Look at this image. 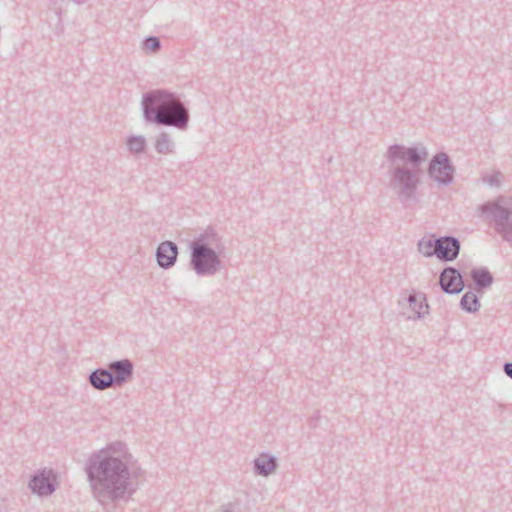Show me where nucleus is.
Listing matches in <instances>:
<instances>
[{"instance_id":"nucleus-13","label":"nucleus","mask_w":512,"mask_h":512,"mask_svg":"<svg viewBox=\"0 0 512 512\" xmlns=\"http://www.w3.org/2000/svg\"><path fill=\"white\" fill-rule=\"evenodd\" d=\"M88 381L90 385L98 391H104L108 388L115 387L111 378V373L106 368H97L93 370L88 376Z\"/></svg>"},{"instance_id":"nucleus-16","label":"nucleus","mask_w":512,"mask_h":512,"mask_svg":"<svg viewBox=\"0 0 512 512\" xmlns=\"http://www.w3.org/2000/svg\"><path fill=\"white\" fill-rule=\"evenodd\" d=\"M154 147L159 154H169L174 152L175 144L167 132H161L155 138Z\"/></svg>"},{"instance_id":"nucleus-21","label":"nucleus","mask_w":512,"mask_h":512,"mask_svg":"<svg viewBox=\"0 0 512 512\" xmlns=\"http://www.w3.org/2000/svg\"><path fill=\"white\" fill-rule=\"evenodd\" d=\"M500 176H501V173L500 172H496V173L488 176L487 178H485V181L490 186H499L500 185Z\"/></svg>"},{"instance_id":"nucleus-2","label":"nucleus","mask_w":512,"mask_h":512,"mask_svg":"<svg viewBox=\"0 0 512 512\" xmlns=\"http://www.w3.org/2000/svg\"><path fill=\"white\" fill-rule=\"evenodd\" d=\"M389 162L388 187L405 206L417 200L416 191L420 183L417 169L426 161L428 150L423 144L406 147L390 145L385 153Z\"/></svg>"},{"instance_id":"nucleus-22","label":"nucleus","mask_w":512,"mask_h":512,"mask_svg":"<svg viewBox=\"0 0 512 512\" xmlns=\"http://www.w3.org/2000/svg\"><path fill=\"white\" fill-rule=\"evenodd\" d=\"M238 503H228L220 507V512H236Z\"/></svg>"},{"instance_id":"nucleus-18","label":"nucleus","mask_w":512,"mask_h":512,"mask_svg":"<svg viewBox=\"0 0 512 512\" xmlns=\"http://www.w3.org/2000/svg\"><path fill=\"white\" fill-rule=\"evenodd\" d=\"M126 145L131 154H141L145 152L147 142L144 136L130 135L126 139Z\"/></svg>"},{"instance_id":"nucleus-10","label":"nucleus","mask_w":512,"mask_h":512,"mask_svg":"<svg viewBox=\"0 0 512 512\" xmlns=\"http://www.w3.org/2000/svg\"><path fill=\"white\" fill-rule=\"evenodd\" d=\"M461 249V243L458 238L446 235L437 238V249L435 256L442 262L454 261Z\"/></svg>"},{"instance_id":"nucleus-8","label":"nucleus","mask_w":512,"mask_h":512,"mask_svg":"<svg viewBox=\"0 0 512 512\" xmlns=\"http://www.w3.org/2000/svg\"><path fill=\"white\" fill-rule=\"evenodd\" d=\"M57 486V475L52 469L44 468L37 470L29 481L31 491L40 497L52 495Z\"/></svg>"},{"instance_id":"nucleus-20","label":"nucleus","mask_w":512,"mask_h":512,"mask_svg":"<svg viewBox=\"0 0 512 512\" xmlns=\"http://www.w3.org/2000/svg\"><path fill=\"white\" fill-rule=\"evenodd\" d=\"M143 49L153 53L158 52L161 49V41L156 36H148L143 41Z\"/></svg>"},{"instance_id":"nucleus-5","label":"nucleus","mask_w":512,"mask_h":512,"mask_svg":"<svg viewBox=\"0 0 512 512\" xmlns=\"http://www.w3.org/2000/svg\"><path fill=\"white\" fill-rule=\"evenodd\" d=\"M479 209L482 214L490 217L495 231L503 241L512 246V198L500 195L495 200L480 205Z\"/></svg>"},{"instance_id":"nucleus-23","label":"nucleus","mask_w":512,"mask_h":512,"mask_svg":"<svg viewBox=\"0 0 512 512\" xmlns=\"http://www.w3.org/2000/svg\"><path fill=\"white\" fill-rule=\"evenodd\" d=\"M320 419V412L317 410L313 413V415L309 419V425L312 428H316L318 426V422Z\"/></svg>"},{"instance_id":"nucleus-14","label":"nucleus","mask_w":512,"mask_h":512,"mask_svg":"<svg viewBox=\"0 0 512 512\" xmlns=\"http://www.w3.org/2000/svg\"><path fill=\"white\" fill-rule=\"evenodd\" d=\"M277 467V458L267 453L260 454V456L254 460V472L260 476H269Z\"/></svg>"},{"instance_id":"nucleus-6","label":"nucleus","mask_w":512,"mask_h":512,"mask_svg":"<svg viewBox=\"0 0 512 512\" xmlns=\"http://www.w3.org/2000/svg\"><path fill=\"white\" fill-rule=\"evenodd\" d=\"M400 313L408 320L421 319L428 313V304L426 302V295L421 292L411 290L401 294L398 300Z\"/></svg>"},{"instance_id":"nucleus-12","label":"nucleus","mask_w":512,"mask_h":512,"mask_svg":"<svg viewBox=\"0 0 512 512\" xmlns=\"http://www.w3.org/2000/svg\"><path fill=\"white\" fill-rule=\"evenodd\" d=\"M179 249L176 243L172 241L161 242L156 249V261L159 267L169 269L177 261Z\"/></svg>"},{"instance_id":"nucleus-4","label":"nucleus","mask_w":512,"mask_h":512,"mask_svg":"<svg viewBox=\"0 0 512 512\" xmlns=\"http://www.w3.org/2000/svg\"><path fill=\"white\" fill-rule=\"evenodd\" d=\"M189 266L197 276L211 277L221 270V254L225 250L222 237L212 227H207L189 244Z\"/></svg>"},{"instance_id":"nucleus-24","label":"nucleus","mask_w":512,"mask_h":512,"mask_svg":"<svg viewBox=\"0 0 512 512\" xmlns=\"http://www.w3.org/2000/svg\"><path fill=\"white\" fill-rule=\"evenodd\" d=\"M503 370H504V373L510 378L512 379V362H506L504 365H503Z\"/></svg>"},{"instance_id":"nucleus-19","label":"nucleus","mask_w":512,"mask_h":512,"mask_svg":"<svg viewBox=\"0 0 512 512\" xmlns=\"http://www.w3.org/2000/svg\"><path fill=\"white\" fill-rule=\"evenodd\" d=\"M437 249V238L435 235H431L428 239L422 238L418 242V251L425 257L435 256V250Z\"/></svg>"},{"instance_id":"nucleus-11","label":"nucleus","mask_w":512,"mask_h":512,"mask_svg":"<svg viewBox=\"0 0 512 512\" xmlns=\"http://www.w3.org/2000/svg\"><path fill=\"white\" fill-rule=\"evenodd\" d=\"M106 369L110 371L115 387H121L132 379L134 365L129 359H121L110 362Z\"/></svg>"},{"instance_id":"nucleus-17","label":"nucleus","mask_w":512,"mask_h":512,"mask_svg":"<svg viewBox=\"0 0 512 512\" xmlns=\"http://www.w3.org/2000/svg\"><path fill=\"white\" fill-rule=\"evenodd\" d=\"M480 306L481 305L477 295L472 291H467L461 297L460 307L468 313L477 312L480 309Z\"/></svg>"},{"instance_id":"nucleus-1","label":"nucleus","mask_w":512,"mask_h":512,"mask_svg":"<svg viewBox=\"0 0 512 512\" xmlns=\"http://www.w3.org/2000/svg\"><path fill=\"white\" fill-rule=\"evenodd\" d=\"M122 443H112L88 458L85 472L92 495L102 506L130 498L136 491L126 462L111 452L121 450Z\"/></svg>"},{"instance_id":"nucleus-7","label":"nucleus","mask_w":512,"mask_h":512,"mask_svg":"<svg viewBox=\"0 0 512 512\" xmlns=\"http://www.w3.org/2000/svg\"><path fill=\"white\" fill-rule=\"evenodd\" d=\"M427 173L438 185L447 186L454 180L455 167L446 152H438L430 160Z\"/></svg>"},{"instance_id":"nucleus-3","label":"nucleus","mask_w":512,"mask_h":512,"mask_svg":"<svg viewBox=\"0 0 512 512\" xmlns=\"http://www.w3.org/2000/svg\"><path fill=\"white\" fill-rule=\"evenodd\" d=\"M141 108L143 119L148 124L174 127L180 131L189 126L188 105L180 95L167 89H154L143 93Z\"/></svg>"},{"instance_id":"nucleus-15","label":"nucleus","mask_w":512,"mask_h":512,"mask_svg":"<svg viewBox=\"0 0 512 512\" xmlns=\"http://www.w3.org/2000/svg\"><path fill=\"white\" fill-rule=\"evenodd\" d=\"M470 277L478 292L489 288L494 282V277L487 267L473 268Z\"/></svg>"},{"instance_id":"nucleus-9","label":"nucleus","mask_w":512,"mask_h":512,"mask_svg":"<svg viewBox=\"0 0 512 512\" xmlns=\"http://www.w3.org/2000/svg\"><path fill=\"white\" fill-rule=\"evenodd\" d=\"M439 285L441 290L449 295L459 294L465 287L462 274L452 266H447L440 272Z\"/></svg>"}]
</instances>
